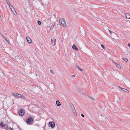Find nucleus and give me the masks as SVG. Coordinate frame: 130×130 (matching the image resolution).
Instances as JSON below:
<instances>
[{
	"instance_id": "obj_1",
	"label": "nucleus",
	"mask_w": 130,
	"mask_h": 130,
	"mask_svg": "<svg viewBox=\"0 0 130 130\" xmlns=\"http://www.w3.org/2000/svg\"><path fill=\"white\" fill-rule=\"evenodd\" d=\"M34 122V119L31 117L28 118L26 120V122L28 125H31Z\"/></svg>"
},
{
	"instance_id": "obj_2",
	"label": "nucleus",
	"mask_w": 130,
	"mask_h": 130,
	"mask_svg": "<svg viewBox=\"0 0 130 130\" xmlns=\"http://www.w3.org/2000/svg\"><path fill=\"white\" fill-rule=\"evenodd\" d=\"M59 22L60 24L63 27L66 26L67 25L65 21L63 19H61L59 20Z\"/></svg>"
},
{
	"instance_id": "obj_3",
	"label": "nucleus",
	"mask_w": 130,
	"mask_h": 130,
	"mask_svg": "<svg viewBox=\"0 0 130 130\" xmlns=\"http://www.w3.org/2000/svg\"><path fill=\"white\" fill-rule=\"evenodd\" d=\"M48 125L49 126H51L52 128H54L55 126V123L54 121H50Z\"/></svg>"
},
{
	"instance_id": "obj_4",
	"label": "nucleus",
	"mask_w": 130,
	"mask_h": 130,
	"mask_svg": "<svg viewBox=\"0 0 130 130\" xmlns=\"http://www.w3.org/2000/svg\"><path fill=\"white\" fill-rule=\"evenodd\" d=\"M55 25V23H54L53 24H52L51 25V26H50V25L48 26V27L47 28V30H50L51 29H53L54 28Z\"/></svg>"
},
{
	"instance_id": "obj_5",
	"label": "nucleus",
	"mask_w": 130,
	"mask_h": 130,
	"mask_svg": "<svg viewBox=\"0 0 130 130\" xmlns=\"http://www.w3.org/2000/svg\"><path fill=\"white\" fill-rule=\"evenodd\" d=\"M18 113L20 115L23 116L24 115V111L23 109H21L20 110V111H19Z\"/></svg>"
},
{
	"instance_id": "obj_6",
	"label": "nucleus",
	"mask_w": 130,
	"mask_h": 130,
	"mask_svg": "<svg viewBox=\"0 0 130 130\" xmlns=\"http://www.w3.org/2000/svg\"><path fill=\"white\" fill-rule=\"evenodd\" d=\"M51 42L53 45H55L56 44V39L54 38H52L51 39Z\"/></svg>"
},
{
	"instance_id": "obj_7",
	"label": "nucleus",
	"mask_w": 130,
	"mask_h": 130,
	"mask_svg": "<svg viewBox=\"0 0 130 130\" xmlns=\"http://www.w3.org/2000/svg\"><path fill=\"white\" fill-rule=\"evenodd\" d=\"M26 39L27 41L29 43H31L32 42L31 40L29 37H27Z\"/></svg>"
},
{
	"instance_id": "obj_8",
	"label": "nucleus",
	"mask_w": 130,
	"mask_h": 130,
	"mask_svg": "<svg viewBox=\"0 0 130 130\" xmlns=\"http://www.w3.org/2000/svg\"><path fill=\"white\" fill-rule=\"evenodd\" d=\"M72 48L74 50H76V51H77L78 50L75 45L74 44H73V45Z\"/></svg>"
},
{
	"instance_id": "obj_9",
	"label": "nucleus",
	"mask_w": 130,
	"mask_h": 130,
	"mask_svg": "<svg viewBox=\"0 0 130 130\" xmlns=\"http://www.w3.org/2000/svg\"><path fill=\"white\" fill-rule=\"evenodd\" d=\"M126 18L127 19H130V14L128 13H126L125 14Z\"/></svg>"
},
{
	"instance_id": "obj_10",
	"label": "nucleus",
	"mask_w": 130,
	"mask_h": 130,
	"mask_svg": "<svg viewBox=\"0 0 130 130\" xmlns=\"http://www.w3.org/2000/svg\"><path fill=\"white\" fill-rule=\"evenodd\" d=\"M0 125L2 127H5L6 126L5 124L3 122L0 123Z\"/></svg>"
},
{
	"instance_id": "obj_11",
	"label": "nucleus",
	"mask_w": 130,
	"mask_h": 130,
	"mask_svg": "<svg viewBox=\"0 0 130 130\" xmlns=\"http://www.w3.org/2000/svg\"><path fill=\"white\" fill-rule=\"evenodd\" d=\"M56 103L57 104V105L58 106H60L61 105V104L60 102L58 100H57L56 101Z\"/></svg>"
},
{
	"instance_id": "obj_12",
	"label": "nucleus",
	"mask_w": 130,
	"mask_h": 130,
	"mask_svg": "<svg viewBox=\"0 0 130 130\" xmlns=\"http://www.w3.org/2000/svg\"><path fill=\"white\" fill-rule=\"evenodd\" d=\"M72 110L73 112L74 113V115H77V113H76V110L75 108Z\"/></svg>"
},
{
	"instance_id": "obj_13",
	"label": "nucleus",
	"mask_w": 130,
	"mask_h": 130,
	"mask_svg": "<svg viewBox=\"0 0 130 130\" xmlns=\"http://www.w3.org/2000/svg\"><path fill=\"white\" fill-rule=\"evenodd\" d=\"M76 67L80 71H83V69H81V68H80L78 66H76Z\"/></svg>"
},
{
	"instance_id": "obj_14",
	"label": "nucleus",
	"mask_w": 130,
	"mask_h": 130,
	"mask_svg": "<svg viewBox=\"0 0 130 130\" xmlns=\"http://www.w3.org/2000/svg\"><path fill=\"white\" fill-rule=\"evenodd\" d=\"M123 91L125 92H126L127 93H129L128 91L126 89H125L123 88L122 90Z\"/></svg>"
},
{
	"instance_id": "obj_15",
	"label": "nucleus",
	"mask_w": 130,
	"mask_h": 130,
	"mask_svg": "<svg viewBox=\"0 0 130 130\" xmlns=\"http://www.w3.org/2000/svg\"><path fill=\"white\" fill-rule=\"evenodd\" d=\"M115 63V64L116 66L118 68H119V69L121 68V67L119 64H118L116 63Z\"/></svg>"
},
{
	"instance_id": "obj_16",
	"label": "nucleus",
	"mask_w": 130,
	"mask_h": 130,
	"mask_svg": "<svg viewBox=\"0 0 130 130\" xmlns=\"http://www.w3.org/2000/svg\"><path fill=\"white\" fill-rule=\"evenodd\" d=\"M70 105L72 109L75 108L73 105L72 104H70Z\"/></svg>"
},
{
	"instance_id": "obj_17",
	"label": "nucleus",
	"mask_w": 130,
	"mask_h": 130,
	"mask_svg": "<svg viewBox=\"0 0 130 130\" xmlns=\"http://www.w3.org/2000/svg\"><path fill=\"white\" fill-rule=\"evenodd\" d=\"M6 129L7 130H13V129L10 127H7Z\"/></svg>"
},
{
	"instance_id": "obj_18",
	"label": "nucleus",
	"mask_w": 130,
	"mask_h": 130,
	"mask_svg": "<svg viewBox=\"0 0 130 130\" xmlns=\"http://www.w3.org/2000/svg\"><path fill=\"white\" fill-rule=\"evenodd\" d=\"M19 97L21 98H23L24 97L22 95L20 94V95L19 96Z\"/></svg>"
},
{
	"instance_id": "obj_19",
	"label": "nucleus",
	"mask_w": 130,
	"mask_h": 130,
	"mask_svg": "<svg viewBox=\"0 0 130 130\" xmlns=\"http://www.w3.org/2000/svg\"><path fill=\"white\" fill-rule=\"evenodd\" d=\"M11 10L13 13L14 12V11H16L14 8L11 9Z\"/></svg>"
},
{
	"instance_id": "obj_20",
	"label": "nucleus",
	"mask_w": 130,
	"mask_h": 130,
	"mask_svg": "<svg viewBox=\"0 0 130 130\" xmlns=\"http://www.w3.org/2000/svg\"><path fill=\"white\" fill-rule=\"evenodd\" d=\"M11 10L13 13L14 12V11H16L14 8L11 9Z\"/></svg>"
},
{
	"instance_id": "obj_21",
	"label": "nucleus",
	"mask_w": 130,
	"mask_h": 130,
	"mask_svg": "<svg viewBox=\"0 0 130 130\" xmlns=\"http://www.w3.org/2000/svg\"><path fill=\"white\" fill-rule=\"evenodd\" d=\"M123 60H124L125 61H128V59L127 58H123Z\"/></svg>"
},
{
	"instance_id": "obj_22",
	"label": "nucleus",
	"mask_w": 130,
	"mask_h": 130,
	"mask_svg": "<svg viewBox=\"0 0 130 130\" xmlns=\"http://www.w3.org/2000/svg\"><path fill=\"white\" fill-rule=\"evenodd\" d=\"M9 7L11 10V9H12L13 8H13V7L12 6H11V5H9Z\"/></svg>"
},
{
	"instance_id": "obj_23",
	"label": "nucleus",
	"mask_w": 130,
	"mask_h": 130,
	"mask_svg": "<svg viewBox=\"0 0 130 130\" xmlns=\"http://www.w3.org/2000/svg\"><path fill=\"white\" fill-rule=\"evenodd\" d=\"M4 39L6 40V42H8V43H9V42L8 41V40L7 39H6V38H5V37H4Z\"/></svg>"
},
{
	"instance_id": "obj_24",
	"label": "nucleus",
	"mask_w": 130,
	"mask_h": 130,
	"mask_svg": "<svg viewBox=\"0 0 130 130\" xmlns=\"http://www.w3.org/2000/svg\"><path fill=\"white\" fill-rule=\"evenodd\" d=\"M37 23L39 25H40L41 24V22L39 21H38L37 22Z\"/></svg>"
},
{
	"instance_id": "obj_25",
	"label": "nucleus",
	"mask_w": 130,
	"mask_h": 130,
	"mask_svg": "<svg viewBox=\"0 0 130 130\" xmlns=\"http://www.w3.org/2000/svg\"><path fill=\"white\" fill-rule=\"evenodd\" d=\"M13 13V14L15 15H17V12L16 11H14V12Z\"/></svg>"
},
{
	"instance_id": "obj_26",
	"label": "nucleus",
	"mask_w": 130,
	"mask_h": 130,
	"mask_svg": "<svg viewBox=\"0 0 130 130\" xmlns=\"http://www.w3.org/2000/svg\"><path fill=\"white\" fill-rule=\"evenodd\" d=\"M101 46L103 49H104L105 47L103 45V44L101 45Z\"/></svg>"
},
{
	"instance_id": "obj_27",
	"label": "nucleus",
	"mask_w": 130,
	"mask_h": 130,
	"mask_svg": "<svg viewBox=\"0 0 130 130\" xmlns=\"http://www.w3.org/2000/svg\"><path fill=\"white\" fill-rule=\"evenodd\" d=\"M7 3L9 5H9H11L10 4V2L9 1L7 2Z\"/></svg>"
},
{
	"instance_id": "obj_28",
	"label": "nucleus",
	"mask_w": 130,
	"mask_h": 130,
	"mask_svg": "<svg viewBox=\"0 0 130 130\" xmlns=\"http://www.w3.org/2000/svg\"><path fill=\"white\" fill-rule=\"evenodd\" d=\"M17 94V93H12V94L14 95V96H16V95H17V94Z\"/></svg>"
},
{
	"instance_id": "obj_29",
	"label": "nucleus",
	"mask_w": 130,
	"mask_h": 130,
	"mask_svg": "<svg viewBox=\"0 0 130 130\" xmlns=\"http://www.w3.org/2000/svg\"><path fill=\"white\" fill-rule=\"evenodd\" d=\"M75 75H72V77H75Z\"/></svg>"
},
{
	"instance_id": "obj_30",
	"label": "nucleus",
	"mask_w": 130,
	"mask_h": 130,
	"mask_svg": "<svg viewBox=\"0 0 130 130\" xmlns=\"http://www.w3.org/2000/svg\"><path fill=\"white\" fill-rule=\"evenodd\" d=\"M101 121H102V122H104V119H102H102H101Z\"/></svg>"
},
{
	"instance_id": "obj_31",
	"label": "nucleus",
	"mask_w": 130,
	"mask_h": 130,
	"mask_svg": "<svg viewBox=\"0 0 130 130\" xmlns=\"http://www.w3.org/2000/svg\"><path fill=\"white\" fill-rule=\"evenodd\" d=\"M16 94H17V95H16V96H18V97H19V96L20 95V94H18V93H17Z\"/></svg>"
},
{
	"instance_id": "obj_32",
	"label": "nucleus",
	"mask_w": 130,
	"mask_h": 130,
	"mask_svg": "<svg viewBox=\"0 0 130 130\" xmlns=\"http://www.w3.org/2000/svg\"><path fill=\"white\" fill-rule=\"evenodd\" d=\"M81 116L83 117H84V115L83 114H81Z\"/></svg>"
},
{
	"instance_id": "obj_33",
	"label": "nucleus",
	"mask_w": 130,
	"mask_h": 130,
	"mask_svg": "<svg viewBox=\"0 0 130 130\" xmlns=\"http://www.w3.org/2000/svg\"><path fill=\"white\" fill-rule=\"evenodd\" d=\"M50 72H51L53 74H54V73L52 71V70H50Z\"/></svg>"
},
{
	"instance_id": "obj_34",
	"label": "nucleus",
	"mask_w": 130,
	"mask_h": 130,
	"mask_svg": "<svg viewBox=\"0 0 130 130\" xmlns=\"http://www.w3.org/2000/svg\"><path fill=\"white\" fill-rule=\"evenodd\" d=\"M119 88H121V89L122 90V89H123V88H121L120 87V86H118Z\"/></svg>"
},
{
	"instance_id": "obj_35",
	"label": "nucleus",
	"mask_w": 130,
	"mask_h": 130,
	"mask_svg": "<svg viewBox=\"0 0 130 130\" xmlns=\"http://www.w3.org/2000/svg\"><path fill=\"white\" fill-rule=\"evenodd\" d=\"M128 46L130 47V44H128Z\"/></svg>"
},
{
	"instance_id": "obj_36",
	"label": "nucleus",
	"mask_w": 130,
	"mask_h": 130,
	"mask_svg": "<svg viewBox=\"0 0 130 130\" xmlns=\"http://www.w3.org/2000/svg\"><path fill=\"white\" fill-rule=\"evenodd\" d=\"M6 0V1L7 2H8L9 1L8 0Z\"/></svg>"
},
{
	"instance_id": "obj_37",
	"label": "nucleus",
	"mask_w": 130,
	"mask_h": 130,
	"mask_svg": "<svg viewBox=\"0 0 130 130\" xmlns=\"http://www.w3.org/2000/svg\"><path fill=\"white\" fill-rule=\"evenodd\" d=\"M109 31V32H110V33L111 34V31L110 30Z\"/></svg>"
},
{
	"instance_id": "obj_38",
	"label": "nucleus",
	"mask_w": 130,
	"mask_h": 130,
	"mask_svg": "<svg viewBox=\"0 0 130 130\" xmlns=\"http://www.w3.org/2000/svg\"><path fill=\"white\" fill-rule=\"evenodd\" d=\"M102 117V118H103V117Z\"/></svg>"
},
{
	"instance_id": "obj_39",
	"label": "nucleus",
	"mask_w": 130,
	"mask_h": 130,
	"mask_svg": "<svg viewBox=\"0 0 130 130\" xmlns=\"http://www.w3.org/2000/svg\"><path fill=\"white\" fill-rule=\"evenodd\" d=\"M102 115H101V117H102Z\"/></svg>"
}]
</instances>
